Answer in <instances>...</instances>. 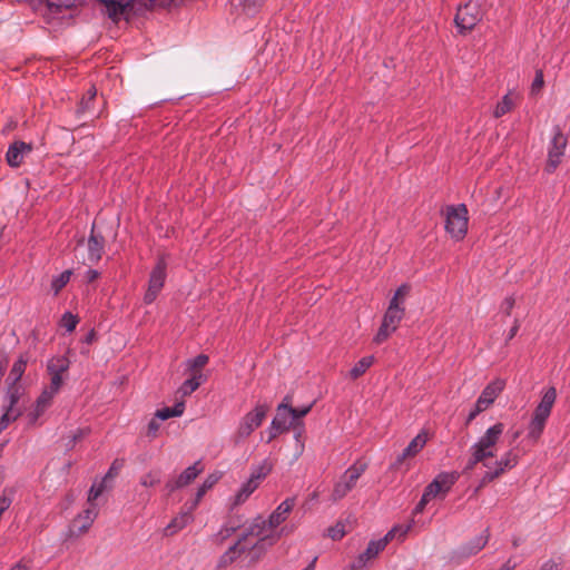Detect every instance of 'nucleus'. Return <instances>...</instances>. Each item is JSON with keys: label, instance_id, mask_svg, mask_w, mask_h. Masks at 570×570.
I'll use <instances>...</instances> for the list:
<instances>
[{"label": "nucleus", "instance_id": "f257e3e1", "mask_svg": "<svg viewBox=\"0 0 570 570\" xmlns=\"http://www.w3.org/2000/svg\"><path fill=\"white\" fill-rule=\"evenodd\" d=\"M294 505L295 499L288 498L272 512L268 519L259 515L253 520L250 533L253 535H263L259 546H263L265 542L275 544L279 540L282 531H276V528L287 519Z\"/></svg>", "mask_w": 570, "mask_h": 570}, {"label": "nucleus", "instance_id": "f03ea898", "mask_svg": "<svg viewBox=\"0 0 570 570\" xmlns=\"http://www.w3.org/2000/svg\"><path fill=\"white\" fill-rule=\"evenodd\" d=\"M263 535H253L250 533V525L239 535L238 540L228 548V550L220 557L219 564L228 566L237 560L240 556L247 553L250 557V562H256L272 547L265 542L259 546Z\"/></svg>", "mask_w": 570, "mask_h": 570}, {"label": "nucleus", "instance_id": "7ed1b4c3", "mask_svg": "<svg viewBox=\"0 0 570 570\" xmlns=\"http://www.w3.org/2000/svg\"><path fill=\"white\" fill-rule=\"evenodd\" d=\"M504 425L495 423L490 426L484 434L470 446L469 453L474 455L485 468H490L487 461L495 456L497 444L503 433Z\"/></svg>", "mask_w": 570, "mask_h": 570}, {"label": "nucleus", "instance_id": "20e7f679", "mask_svg": "<svg viewBox=\"0 0 570 570\" xmlns=\"http://www.w3.org/2000/svg\"><path fill=\"white\" fill-rule=\"evenodd\" d=\"M557 399V391L553 386L549 387L542 395L540 403L537 405L532 419L528 426V438L537 441L546 426L547 420L549 419L553 404Z\"/></svg>", "mask_w": 570, "mask_h": 570}, {"label": "nucleus", "instance_id": "39448f33", "mask_svg": "<svg viewBox=\"0 0 570 570\" xmlns=\"http://www.w3.org/2000/svg\"><path fill=\"white\" fill-rule=\"evenodd\" d=\"M366 469V462L356 461L354 464H352L335 482L331 494V500L333 502H337L345 498L347 493L355 488L358 479L363 475Z\"/></svg>", "mask_w": 570, "mask_h": 570}, {"label": "nucleus", "instance_id": "423d86ee", "mask_svg": "<svg viewBox=\"0 0 570 570\" xmlns=\"http://www.w3.org/2000/svg\"><path fill=\"white\" fill-rule=\"evenodd\" d=\"M405 315V307L396 305L394 302H390L387 309L385 311L381 326L375 334L373 342L377 345L384 343L400 326Z\"/></svg>", "mask_w": 570, "mask_h": 570}, {"label": "nucleus", "instance_id": "0eeeda50", "mask_svg": "<svg viewBox=\"0 0 570 570\" xmlns=\"http://www.w3.org/2000/svg\"><path fill=\"white\" fill-rule=\"evenodd\" d=\"M268 406L266 404H257L253 411L246 413L239 421L234 433V442L239 444L244 442L257 428H259L266 417Z\"/></svg>", "mask_w": 570, "mask_h": 570}, {"label": "nucleus", "instance_id": "6e6552de", "mask_svg": "<svg viewBox=\"0 0 570 570\" xmlns=\"http://www.w3.org/2000/svg\"><path fill=\"white\" fill-rule=\"evenodd\" d=\"M468 224V208L464 204L446 207L445 229L454 240L465 237Z\"/></svg>", "mask_w": 570, "mask_h": 570}, {"label": "nucleus", "instance_id": "1a4fd4ad", "mask_svg": "<svg viewBox=\"0 0 570 570\" xmlns=\"http://www.w3.org/2000/svg\"><path fill=\"white\" fill-rule=\"evenodd\" d=\"M483 11L476 1H469L460 6L454 17L458 31L462 35L470 32L482 20Z\"/></svg>", "mask_w": 570, "mask_h": 570}, {"label": "nucleus", "instance_id": "9d476101", "mask_svg": "<svg viewBox=\"0 0 570 570\" xmlns=\"http://www.w3.org/2000/svg\"><path fill=\"white\" fill-rule=\"evenodd\" d=\"M166 259L160 257L150 273L148 288L144 295L145 304H151L163 289L166 279Z\"/></svg>", "mask_w": 570, "mask_h": 570}, {"label": "nucleus", "instance_id": "9b49d317", "mask_svg": "<svg viewBox=\"0 0 570 570\" xmlns=\"http://www.w3.org/2000/svg\"><path fill=\"white\" fill-rule=\"evenodd\" d=\"M518 462V453L514 452V450L507 451L500 460L495 462L494 468H489V470L483 474L480 485L483 487L500 478L505 471L513 469Z\"/></svg>", "mask_w": 570, "mask_h": 570}, {"label": "nucleus", "instance_id": "f8f14e48", "mask_svg": "<svg viewBox=\"0 0 570 570\" xmlns=\"http://www.w3.org/2000/svg\"><path fill=\"white\" fill-rule=\"evenodd\" d=\"M289 396H285L283 402L278 404L276 415L271 423L269 441L276 438L279 433L288 431L291 428L296 429L293 424L289 413Z\"/></svg>", "mask_w": 570, "mask_h": 570}, {"label": "nucleus", "instance_id": "ddd939ff", "mask_svg": "<svg viewBox=\"0 0 570 570\" xmlns=\"http://www.w3.org/2000/svg\"><path fill=\"white\" fill-rule=\"evenodd\" d=\"M458 479L459 474L456 472H441L425 487L424 492L426 493V497H430L431 499H434L438 495L444 497Z\"/></svg>", "mask_w": 570, "mask_h": 570}, {"label": "nucleus", "instance_id": "4468645a", "mask_svg": "<svg viewBox=\"0 0 570 570\" xmlns=\"http://www.w3.org/2000/svg\"><path fill=\"white\" fill-rule=\"evenodd\" d=\"M411 528L412 523L407 525H396L391 529L384 538L377 541H371L364 551L366 559H374L382 550L385 549L387 542L393 538L399 537V539L403 540Z\"/></svg>", "mask_w": 570, "mask_h": 570}, {"label": "nucleus", "instance_id": "2eb2a0df", "mask_svg": "<svg viewBox=\"0 0 570 570\" xmlns=\"http://www.w3.org/2000/svg\"><path fill=\"white\" fill-rule=\"evenodd\" d=\"M202 472L203 466L200 462H195L193 465L186 468L177 478L169 479L165 484V490L168 494H171L176 490L191 483Z\"/></svg>", "mask_w": 570, "mask_h": 570}, {"label": "nucleus", "instance_id": "dca6fc26", "mask_svg": "<svg viewBox=\"0 0 570 570\" xmlns=\"http://www.w3.org/2000/svg\"><path fill=\"white\" fill-rule=\"evenodd\" d=\"M87 257L83 258V264L92 265L98 263L104 254L105 238L102 235L96 233L95 224L92 225L91 233L87 239Z\"/></svg>", "mask_w": 570, "mask_h": 570}, {"label": "nucleus", "instance_id": "f3484780", "mask_svg": "<svg viewBox=\"0 0 570 570\" xmlns=\"http://www.w3.org/2000/svg\"><path fill=\"white\" fill-rule=\"evenodd\" d=\"M428 442V435L425 431L420 432L403 450L401 454L397 455L395 462L393 463V468H400L403 462L415 456L425 446Z\"/></svg>", "mask_w": 570, "mask_h": 570}, {"label": "nucleus", "instance_id": "a211bd4d", "mask_svg": "<svg viewBox=\"0 0 570 570\" xmlns=\"http://www.w3.org/2000/svg\"><path fill=\"white\" fill-rule=\"evenodd\" d=\"M505 386V382L501 379H497L492 382H490L481 392L480 396L478 397L476 402L483 406V409H488L495 399L500 395V393L503 391Z\"/></svg>", "mask_w": 570, "mask_h": 570}, {"label": "nucleus", "instance_id": "6ab92c4d", "mask_svg": "<svg viewBox=\"0 0 570 570\" xmlns=\"http://www.w3.org/2000/svg\"><path fill=\"white\" fill-rule=\"evenodd\" d=\"M98 512L96 505H90L82 513L78 514L72 521L71 531L75 534H82L89 530L95 519L97 518Z\"/></svg>", "mask_w": 570, "mask_h": 570}, {"label": "nucleus", "instance_id": "aec40b11", "mask_svg": "<svg viewBox=\"0 0 570 570\" xmlns=\"http://www.w3.org/2000/svg\"><path fill=\"white\" fill-rule=\"evenodd\" d=\"M489 537V530L485 529L480 535L475 537L466 544L460 547L459 554L463 558L475 556L487 546Z\"/></svg>", "mask_w": 570, "mask_h": 570}, {"label": "nucleus", "instance_id": "412c9836", "mask_svg": "<svg viewBox=\"0 0 570 570\" xmlns=\"http://www.w3.org/2000/svg\"><path fill=\"white\" fill-rule=\"evenodd\" d=\"M521 96L515 91H509L503 98L497 104L493 110L494 118H501L513 110L517 104L520 101Z\"/></svg>", "mask_w": 570, "mask_h": 570}, {"label": "nucleus", "instance_id": "4be33fe9", "mask_svg": "<svg viewBox=\"0 0 570 570\" xmlns=\"http://www.w3.org/2000/svg\"><path fill=\"white\" fill-rule=\"evenodd\" d=\"M32 150V145H9V149L6 155L7 163L11 167H19L23 158L29 155Z\"/></svg>", "mask_w": 570, "mask_h": 570}, {"label": "nucleus", "instance_id": "5701e85b", "mask_svg": "<svg viewBox=\"0 0 570 570\" xmlns=\"http://www.w3.org/2000/svg\"><path fill=\"white\" fill-rule=\"evenodd\" d=\"M57 393L46 387L36 402V407L30 413L31 422H36L37 419L50 406L52 399Z\"/></svg>", "mask_w": 570, "mask_h": 570}, {"label": "nucleus", "instance_id": "b1692460", "mask_svg": "<svg viewBox=\"0 0 570 570\" xmlns=\"http://www.w3.org/2000/svg\"><path fill=\"white\" fill-rule=\"evenodd\" d=\"M190 509L188 511L181 512L179 515L175 517L171 522L166 527L165 534L173 535L178 531L183 530L188 523L193 521V514Z\"/></svg>", "mask_w": 570, "mask_h": 570}, {"label": "nucleus", "instance_id": "393cba45", "mask_svg": "<svg viewBox=\"0 0 570 570\" xmlns=\"http://www.w3.org/2000/svg\"><path fill=\"white\" fill-rule=\"evenodd\" d=\"M105 4L106 14L114 21H118L120 17L128 10L130 2L121 3L116 0H99Z\"/></svg>", "mask_w": 570, "mask_h": 570}, {"label": "nucleus", "instance_id": "a878e982", "mask_svg": "<svg viewBox=\"0 0 570 570\" xmlns=\"http://www.w3.org/2000/svg\"><path fill=\"white\" fill-rule=\"evenodd\" d=\"M259 487L254 480L249 479L244 482L233 499V505L237 507L243 504L252 493Z\"/></svg>", "mask_w": 570, "mask_h": 570}, {"label": "nucleus", "instance_id": "bb28decb", "mask_svg": "<svg viewBox=\"0 0 570 570\" xmlns=\"http://www.w3.org/2000/svg\"><path fill=\"white\" fill-rule=\"evenodd\" d=\"M564 147L566 145H551L548 151V161L546 167L548 173H553L561 163L564 155Z\"/></svg>", "mask_w": 570, "mask_h": 570}, {"label": "nucleus", "instance_id": "cd10ccee", "mask_svg": "<svg viewBox=\"0 0 570 570\" xmlns=\"http://www.w3.org/2000/svg\"><path fill=\"white\" fill-rule=\"evenodd\" d=\"M185 410L184 400L177 401L173 407H163L156 411L155 417L159 420H168L170 417H177L183 415Z\"/></svg>", "mask_w": 570, "mask_h": 570}, {"label": "nucleus", "instance_id": "c85d7f7f", "mask_svg": "<svg viewBox=\"0 0 570 570\" xmlns=\"http://www.w3.org/2000/svg\"><path fill=\"white\" fill-rule=\"evenodd\" d=\"M208 361L209 358L207 355L199 354L196 357L187 360L186 366L190 375L198 374L199 379L206 380L205 375L202 373V370L208 363Z\"/></svg>", "mask_w": 570, "mask_h": 570}, {"label": "nucleus", "instance_id": "c756f323", "mask_svg": "<svg viewBox=\"0 0 570 570\" xmlns=\"http://www.w3.org/2000/svg\"><path fill=\"white\" fill-rule=\"evenodd\" d=\"M273 464L268 460H264L258 465L252 468L249 479L261 484L262 481L271 473Z\"/></svg>", "mask_w": 570, "mask_h": 570}, {"label": "nucleus", "instance_id": "7c9ffc66", "mask_svg": "<svg viewBox=\"0 0 570 570\" xmlns=\"http://www.w3.org/2000/svg\"><path fill=\"white\" fill-rule=\"evenodd\" d=\"M218 480H219L218 474H210L204 480L203 484L198 488V490L196 492V497L190 505V509H195L198 505L199 501L205 495V493L209 489H212L217 483Z\"/></svg>", "mask_w": 570, "mask_h": 570}, {"label": "nucleus", "instance_id": "2f4dec72", "mask_svg": "<svg viewBox=\"0 0 570 570\" xmlns=\"http://www.w3.org/2000/svg\"><path fill=\"white\" fill-rule=\"evenodd\" d=\"M163 472L160 469H151L144 473L139 479V484L144 488H154L161 482Z\"/></svg>", "mask_w": 570, "mask_h": 570}, {"label": "nucleus", "instance_id": "473e14b6", "mask_svg": "<svg viewBox=\"0 0 570 570\" xmlns=\"http://www.w3.org/2000/svg\"><path fill=\"white\" fill-rule=\"evenodd\" d=\"M204 379H199L198 374L190 375L178 389L177 393L180 394L181 397L190 395L195 392L199 385L204 382Z\"/></svg>", "mask_w": 570, "mask_h": 570}, {"label": "nucleus", "instance_id": "72a5a7b5", "mask_svg": "<svg viewBox=\"0 0 570 570\" xmlns=\"http://www.w3.org/2000/svg\"><path fill=\"white\" fill-rule=\"evenodd\" d=\"M69 368V361L65 356H56L48 361L47 370L49 374H63Z\"/></svg>", "mask_w": 570, "mask_h": 570}, {"label": "nucleus", "instance_id": "f704fd0d", "mask_svg": "<svg viewBox=\"0 0 570 570\" xmlns=\"http://www.w3.org/2000/svg\"><path fill=\"white\" fill-rule=\"evenodd\" d=\"M374 363V356L362 357L350 371V377L356 380L362 376Z\"/></svg>", "mask_w": 570, "mask_h": 570}, {"label": "nucleus", "instance_id": "c9c22d12", "mask_svg": "<svg viewBox=\"0 0 570 570\" xmlns=\"http://www.w3.org/2000/svg\"><path fill=\"white\" fill-rule=\"evenodd\" d=\"M27 367V360L23 356H20L12 365V368L9 373L8 380L12 381L14 385L23 375Z\"/></svg>", "mask_w": 570, "mask_h": 570}, {"label": "nucleus", "instance_id": "e433bc0d", "mask_svg": "<svg viewBox=\"0 0 570 570\" xmlns=\"http://www.w3.org/2000/svg\"><path fill=\"white\" fill-rule=\"evenodd\" d=\"M21 415L19 409H8L3 406V413L0 417V433L8 428V425L16 421Z\"/></svg>", "mask_w": 570, "mask_h": 570}, {"label": "nucleus", "instance_id": "4c0bfd02", "mask_svg": "<svg viewBox=\"0 0 570 570\" xmlns=\"http://www.w3.org/2000/svg\"><path fill=\"white\" fill-rule=\"evenodd\" d=\"M313 405H314V402L306 406H303V407H293L292 400L289 399V410L288 411L291 413V420H292L293 424L301 423L299 419L307 415L311 412Z\"/></svg>", "mask_w": 570, "mask_h": 570}, {"label": "nucleus", "instance_id": "58836bf2", "mask_svg": "<svg viewBox=\"0 0 570 570\" xmlns=\"http://www.w3.org/2000/svg\"><path fill=\"white\" fill-rule=\"evenodd\" d=\"M71 271H65L52 279L51 287L55 294H58L70 281Z\"/></svg>", "mask_w": 570, "mask_h": 570}, {"label": "nucleus", "instance_id": "ea45409f", "mask_svg": "<svg viewBox=\"0 0 570 570\" xmlns=\"http://www.w3.org/2000/svg\"><path fill=\"white\" fill-rule=\"evenodd\" d=\"M105 489H106L105 479L101 480L100 482L94 483L91 485L89 493H88V502L91 507L95 505V503H94L95 500H97L102 494Z\"/></svg>", "mask_w": 570, "mask_h": 570}, {"label": "nucleus", "instance_id": "a19ab883", "mask_svg": "<svg viewBox=\"0 0 570 570\" xmlns=\"http://www.w3.org/2000/svg\"><path fill=\"white\" fill-rule=\"evenodd\" d=\"M96 97V89L91 88L88 90V95L83 97L79 104V107L77 109L78 115H83L90 109V104Z\"/></svg>", "mask_w": 570, "mask_h": 570}, {"label": "nucleus", "instance_id": "79ce46f5", "mask_svg": "<svg viewBox=\"0 0 570 570\" xmlns=\"http://www.w3.org/2000/svg\"><path fill=\"white\" fill-rule=\"evenodd\" d=\"M19 397H20L19 387H17L16 384L14 385L12 384L8 389V393H7V396H6L7 404L4 405V407L16 409L14 406L18 403Z\"/></svg>", "mask_w": 570, "mask_h": 570}, {"label": "nucleus", "instance_id": "37998d69", "mask_svg": "<svg viewBox=\"0 0 570 570\" xmlns=\"http://www.w3.org/2000/svg\"><path fill=\"white\" fill-rule=\"evenodd\" d=\"M410 293V286L407 284H402L394 293L393 297L390 302H394L396 305H403L405 297Z\"/></svg>", "mask_w": 570, "mask_h": 570}, {"label": "nucleus", "instance_id": "c03bdc74", "mask_svg": "<svg viewBox=\"0 0 570 570\" xmlns=\"http://www.w3.org/2000/svg\"><path fill=\"white\" fill-rule=\"evenodd\" d=\"M543 86H544L543 72H542V70H537L534 79L531 85L530 94L533 96L538 95L541 91V89L543 88Z\"/></svg>", "mask_w": 570, "mask_h": 570}, {"label": "nucleus", "instance_id": "a18cd8bd", "mask_svg": "<svg viewBox=\"0 0 570 570\" xmlns=\"http://www.w3.org/2000/svg\"><path fill=\"white\" fill-rule=\"evenodd\" d=\"M61 324L67 330V332H72L78 324V318H77V316L67 312L62 316Z\"/></svg>", "mask_w": 570, "mask_h": 570}, {"label": "nucleus", "instance_id": "49530a36", "mask_svg": "<svg viewBox=\"0 0 570 570\" xmlns=\"http://www.w3.org/2000/svg\"><path fill=\"white\" fill-rule=\"evenodd\" d=\"M345 535L344 524L337 523L328 529V537L333 540H341Z\"/></svg>", "mask_w": 570, "mask_h": 570}, {"label": "nucleus", "instance_id": "de8ad7c7", "mask_svg": "<svg viewBox=\"0 0 570 570\" xmlns=\"http://www.w3.org/2000/svg\"><path fill=\"white\" fill-rule=\"evenodd\" d=\"M90 430L88 428L86 429H78L70 438V441L67 443L68 448H72L79 440L83 439L87 434H89Z\"/></svg>", "mask_w": 570, "mask_h": 570}, {"label": "nucleus", "instance_id": "09e8293b", "mask_svg": "<svg viewBox=\"0 0 570 570\" xmlns=\"http://www.w3.org/2000/svg\"><path fill=\"white\" fill-rule=\"evenodd\" d=\"M50 385L48 386L53 392L58 393L62 385V374H50Z\"/></svg>", "mask_w": 570, "mask_h": 570}, {"label": "nucleus", "instance_id": "8fccbe9b", "mask_svg": "<svg viewBox=\"0 0 570 570\" xmlns=\"http://www.w3.org/2000/svg\"><path fill=\"white\" fill-rule=\"evenodd\" d=\"M236 531V527H223L218 533L216 534V538L218 541H224L227 538H229L234 532Z\"/></svg>", "mask_w": 570, "mask_h": 570}, {"label": "nucleus", "instance_id": "3c124183", "mask_svg": "<svg viewBox=\"0 0 570 570\" xmlns=\"http://www.w3.org/2000/svg\"><path fill=\"white\" fill-rule=\"evenodd\" d=\"M514 304H515V299L513 296H509L507 297L502 304H501V309L502 312L505 314V315H511V312L514 307Z\"/></svg>", "mask_w": 570, "mask_h": 570}, {"label": "nucleus", "instance_id": "603ef678", "mask_svg": "<svg viewBox=\"0 0 570 570\" xmlns=\"http://www.w3.org/2000/svg\"><path fill=\"white\" fill-rule=\"evenodd\" d=\"M432 499L430 497H426V493L423 492L422 497H421V500L417 502V504L415 505V508L413 509V514H419V513H422L423 510L425 509L426 504L431 501Z\"/></svg>", "mask_w": 570, "mask_h": 570}, {"label": "nucleus", "instance_id": "864d4df0", "mask_svg": "<svg viewBox=\"0 0 570 570\" xmlns=\"http://www.w3.org/2000/svg\"><path fill=\"white\" fill-rule=\"evenodd\" d=\"M367 561H370V559H366V556L365 553H361L357 559L350 566V570H360L362 568H364L367 563Z\"/></svg>", "mask_w": 570, "mask_h": 570}, {"label": "nucleus", "instance_id": "5fc2aeb1", "mask_svg": "<svg viewBox=\"0 0 570 570\" xmlns=\"http://www.w3.org/2000/svg\"><path fill=\"white\" fill-rule=\"evenodd\" d=\"M485 411L483 406H481L478 402H475L474 407L471 410L466 417V424L472 422L481 412Z\"/></svg>", "mask_w": 570, "mask_h": 570}, {"label": "nucleus", "instance_id": "6e6d98bb", "mask_svg": "<svg viewBox=\"0 0 570 570\" xmlns=\"http://www.w3.org/2000/svg\"><path fill=\"white\" fill-rule=\"evenodd\" d=\"M158 430H159V423L156 421V417H155L148 423V435L155 436L156 433L158 432Z\"/></svg>", "mask_w": 570, "mask_h": 570}, {"label": "nucleus", "instance_id": "4d7b16f0", "mask_svg": "<svg viewBox=\"0 0 570 570\" xmlns=\"http://www.w3.org/2000/svg\"><path fill=\"white\" fill-rule=\"evenodd\" d=\"M478 463H481L479 460H474V455L470 454V458L464 468V472L472 471Z\"/></svg>", "mask_w": 570, "mask_h": 570}, {"label": "nucleus", "instance_id": "13d9d810", "mask_svg": "<svg viewBox=\"0 0 570 570\" xmlns=\"http://www.w3.org/2000/svg\"><path fill=\"white\" fill-rule=\"evenodd\" d=\"M539 570H558V564L553 560L546 561Z\"/></svg>", "mask_w": 570, "mask_h": 570}, {"label": "nucleus", "instance_id": "bf43d9fd", "mask_svg": "<svg viewBox=\"0 0 570 570\" xmlns=\"http://www.w3.org/2000/svg\"><path fill=\"white\" fill-rule=\"evenodd\" d=\"M519 327H520L519 322L515 320L513 326L510 328V331L508 333L507 341L512 340L517 335Z\"/></svg>", "mask_w": 570, "mask_h": 570}, {"label": "nucleus", "instance_id": "052dcab7", "mask_svg": "<svg viewBox=\"0 0 570 570\" xmlns=\"http://www.w3.org/2000/svg\"><path fill=\"white\" fill-rule=\"evenodd\" d=\"M99 276V273L96 269L89 268L86 272V278L88 282H94Z\"/></svg>", "mask_w": 570, "mask_h": 570}, {"label": "nucleus", "instance_id": "680f3d73", "mask_svg": "<svg viewBox=\"0 0 570 570\" xmlns=\"http://www.w3.org/2000/svg\"><path fill=\"white\" fill-rule=\"evenodd\" d=\"M517 567V562H513L512 559H509L499 570H514Z\"/></svg>", "mask_w": 570, "mask_h": 570}, {"label": "nucleus", "instance_id": "e2e57ef3", "mask_svg": "<svg viewBox=\"0 0 570 570\" xmlns=\"http://www.w3.org/2000/svg\"><path fill=\"white\" fill-rule=\"evenodd\" d=\"M10 570H29V566L23 561L16 563Z\"/></svg>", "mask_w": 570, "mask_h": 570}, {"label": "nucleus", "instance_id": "0e129e2a", "mask_svg": "<svg viewBox=\"0 0 570 570\" xmlns=\"http://www.w3.org/2000/svg\"><path fill=\"white\" fill-rule=\"evenodd\" d=\"M295 425H296V429H294L295 439L298 440L303 433V423H295Z\"/></svg>", "mask_w": 570, "mask_h": 570}, {"label": "nucleus", "instance_id": "69168bd1", "mask_svg": "<svg viewBox=\"0 0 570 570\" xmlns=\"http://www.w3.org/2000/svg\"><path fill=\"white\" fill-rule=\"evenodd\" d=\"M158 4L160 6H168L173 2H175V0H157Z\"/></svg>", "mask_w": 570, "mask_h": 570}, {"label": "nucleus", "instance_id": "338daca9", "mask_svg": "<svg viewBox=\"0 0 570 570\" xmlns=\"http://www.w3.org/2000/svg\"><path fill=\"white\" fill-rule=\"evenodd\" d=\"M94 337H95V333H94V332H90V333L87 335V337H86V342H87V343H90V342L94 340Z\"/></svg>", "mask_w": 570, "mask_h": 570}, {"label": "nucleus", "instance_id": "774afa93", "mask_svg": "<svg viewBox=\"0 0 570 570\" xmlns=\"http://www.w3.org/2000/svg\"><path fill=\"white\" fill-rule=\"evenodd\" d=\"M114 472H115V469H114V465L109 469L108 473L106 474L105 476V480L109 476H112L114 475Z\"/></svg>", "mask_w": 570, "mask_h": 570}]
</instances>
